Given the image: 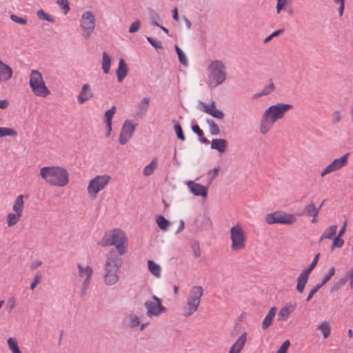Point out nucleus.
Segmentation results:
<instances>
[{"instance_id": "f257e3e1", "label": "nucleus", "mask_w": 353, "mask_h": 353, "mask_svg": "<svg viewBox=\"0 0 353 353\" xmlns=\"http://www.w3.org/2000/svg\"><path fill=\"white\" fill-rule=\"evenodd\" d=\"M292 108V105L283 103L270 105L265 110L261 117L259 124L260 132L262 134H268L276 121L281 119L285 114Z\"/></svg>"}, {"instance_id": "f03ea898", "label": "nucleus", "mask_w": 353, "mask_h": 353, "mask_svg": "<svg viewBox=\"0 0 353 353\" xmlns=\"http://www.w3.org/2000/svg\"><path fill=\"white\" fill-rule=\"evenodd\" d=\"M41 178L53 186L63 187L68 183L69 174L68 171L59 166H46L40 170Z\"/></svg>"}, {"instance_id": "7ed1b4c3", "label": "nucleus", "mask_w": 353, "mask_h": 353, "mask_svg": "<svg viewBox=\"0 0 353 353\" xmlns=\"http://www.w3.org/2000/svg\"><path fill=\"white\" fill-rule=\"evenodd\" d=\"M100 244L103 247L115 246L117 252L121 255L127 252L128 239L125 233L120 229L105 232Z\"/></svg>"}, {"instance_id": "20e7f679", "label": "nucleus", "mask_w": 353, "mask_h": 353, "mask_svg": "<svg viewBox=\"0 0 353 353\" xmlns=\"http://www.w3.org/2000/svg\"><path fill=\"white\" fill-rule=\"evenodd\" d=\"M209 85L216 87L224 83L227 78V68L220 60L212 61L208 67Z\"/></svg>"}, {"instance_id": "39448f33", "label": "nucleus", "mask_w": 353, "mask_h": 353, "mask_svg": "<svg viewBox=\"0 0 353 353\" xmlns=\"http://www.w3.org/2000/svg\"><path fill=\"white\" fill-rule=\"evenodd\" d=\"M203 294V289L201 286L195 285L191 288L186 305L183 309L184 316H190L198 310Z\"/></svg>"}, {"instance_id": "423d86ee", "label": "nucleus", "mask_w": 353, "mask_h": 353, "mask_svg": "<svg viewBox=\"0 0 353 353\" xmlns=\"http://www.w3.org/2000/svg\"><path fill=\"white\" fill-rule=\"evenodd\" d=\"M30 87L35 96L46 97L50 94L43 79L41 73L37 70H32L30 75Z\"/></svg>"}, {"instance_id": "0eeeda50", "label": "nucleus", "mask_w": 353, "mask_h": 353, "mask_svg": "<svg viewBox=\"0 0 353 353\" xmlns=\"http://www.w3.org/2000/svg\"><path fill=\"white\" fill-rule=\"evenodd\" d=\"M231 249L232 251H239L245 248L246 235L241 225L238 223L230 228Z\"/></svg>"}, {"instance_id": "6e6552de", "label": "nucleus", "mask_w": 353, "mask_h": 353, "mask_svg": "<svg viewBox=\"0 0 353 353\" xmlns=\"http://www.w3.org/2000/svg\"><path fill=\"white\" fill-rule=\"evenodd\" d=\"M111 180L108 174L97 175L92 179L88 183L87 191L90 196L95 198L97 194L105 189Z\"/></svg>"}, {"instance_id": "1a4fd4ad", "label": "nucleus", "mask_w": 353, "mask_h": 353, "mask_svg": "<svg viewBox=\"0 0 353 353\" xmlns=\"http://www.w3.org/2000/svg\"><path fill=\"white\" fill-rule=\"evenodd\" d=\"M95 17L90 10L84 12L80 19V27L83 31L82 36L89 39L95 29Z\"/></svg>"}, {"instance_id": "9d476101", "label": "nucleus", "mask_w": 353, "mask_h": 353, "mask_svg": "<svg viewBox=\"0 0 353 353\" xmlns=\"http://www.w3.org/2000/svg\"><path fill=\"white\" fill-rule=\"evenodd\" d=\"M296 221V219L294 214L282 211L274 212L265 216V222L270 225L274 223L291 225L295 223Z\"/></svg>"}, {"instance_id": "9b49d317", "label": "nucleus", "mask_w": 353, "mask_h": 353, "mask_svg": "<svg viewBox=\"0 0 353 353\" xmlns=\"http://www.w3.org/2000/svg\"><path fill=\"white\" fill-rule=\"evenodd\" d=\"M152 299V300H148L144 303L146 314L149 318L159 316L162 313L166 312L167 309L162 305L161 299L155 295H153Z\"/></svg>"}, {"instance_id": "f8f14e48", "label": "nucleus", "mask_w": 353, "mask_h": 353, "mask_svg": "<svg viewBox=\"0 0 353 353\" xmlns=\"http://www.w3.org/2000/svg\"><path fill=\"white\" fill-rule=\"evenodd\" d=\"M121 256L115 250H111L106 255L103 269L120 271L123 264Z\"/></svg>"}, {"instance_id": "ddd939ff", "label": "nucleus", "mask_w": 353, "mask_h": 353, "mask_svg": "<svg viewBox=\"0 0 353 353\" xmlns=\"http://www.w3.org/2000/svg\"><path fill=\"white\" fill-rule=\"evenodd\" d=\"M136 126L130 120H125L123 124L119 134V142L121 145H125L132 138Z\"/></svg>"}, {"instance_id": "4468645a", "label": "nucleus", "mask_w": 353, "mask_h": 353, "mask_svg": "<svg viewBox=\"0 0 353 353\" xmlns=\"http://www.w3.org/2000/svg\"><path fill=\"white\" fill-rule=\"evenodd\" d=\"M350 153H346L339 159H334L331 163L327 165L321 172V176H325V175L335 172L341 168L344 167L347 162Z\"/></svg>"}, {"instance_id": "2eb2a0df", "label": "nucleus", "mask_w": 353, "mask_h": 353, "mask_svg": "<svg viewBox=\"0 0 353 353\" xmlns=\"http://www.w3.org/2000/svg\"><path fill=\"white\" fill-rule=\"evenodd\" d=\"M77 268L79 270V275L81 278H85L82 285V294H85L90 283V279L93 273L92 269L90 266L87 265L83 267L81 264H77Z\"/></svg>"}, {"instance_id": "dca6fc26", "label": "nucleus", "mask_w": 353, "mask_h": 353, "mask_svg": "<svg viewBox=\"0 0 353 353\" xmlns=\"http://www.w3.org/2000/svg\"><path fill=\"white\" fill-rule=\"evenodd\" d=\"M187 185L189 188L190 192L195 196H201L206 197L208 195V188L204 185L195 183L192 181L187 182Z\"/></svg>"}, {"instance_id": "f3484780", "label": "nucleus", "mask_w": 353, "mask_h": 353, "mask_svg": "<svg viewBox=\"0 0 353 353\" xmlns=\"http://www.w3.org/2000/svg\"><path fill=\"white\" fill-rule=\"evenodd\" d=\"M296 303H288L282 307L278 314V321H285L288 320L290 314L295 310Z\"/></svg>"}, {"instance_id": "a211bd4d", "label": "nucleus", "mask_w": 353, "mask_h": 353, "mask_svg": "<svg viewBox=\"0 0 353 353\" xmlns=\"http://www.w3.org/2000/svg\"><path fill=\"white\" fill-rule=\"evenodd\" d=\"M104 270L103 280L107 285H115L119 280V271L112 270Z\"/></svg>"}, {"instance_id": "6ab92c4d", "label": "nucleus", "mask_w": 353, "mask_h": 353, "mask_svg": "<svg viewBox=\"0 0 353 353\" xmlns=\"http://www.w3.org/2000/svg\"><path fill=\"white\" fill-rule=\"evenodd\" d=\"M12 69L0 60V83L8 81L12 77Z\"/></svg>"}, {"instance_id": "aec40b11", "label": "nucleus", "mask_w": 353, "mask_h": 353, "mask_svg": "<svg viewBox=\"0 0 353 353\" xmlns=\"http://www.w3.org/2000/svg\"><path fill=\"white\" fill-rule=\"evenodd\" d=\"M247 332H243L230 349L229 353H240L247 341Z\"/></svg>"}, {"instance_id": "412c9836", "label": "nucleus", "mask_w": 353, "mask_h": 353, "mask_svg": "<svg viewBox=\"0 0 353 353\" xmlns=\"http://www.w3.org/2000/svg\"><path fill=\"white\" fill-rule=\"evenodd\" d=\"M247 332H243L230 349L229 353H240L247 341Z\"/></svg>"}, {"instance_id": "4be33fe9", "label": "nucleus", "mask_w": 353, "mask_h": 353, "mask_svg": "<svg viewBox=\"0 0 353 353\" xmlns=\"http://www.w3.org/2000/svg\"><path fill=\"white\" fill-rule=\"evenodd\" d=\"M92 97L93 94L91 91L90 85L88 83L83 84L79 94L77 96L78 103L79 104H83L86 101L92 99Z\"/></svg>"}, {"instance_id": "5701e85b", "label": "nucleus", "mask_w": 353, "mask_h": 353, "mask_svg": "<svg viewBox=\"0 0 353 353\" xmlns=\"http://www.w3.org/2000/svg\"><path fill=\"white\" fill-rule=\"evenodd\" d=\"M128 73V68L123 59H120L119 61V65L116 70V74L117 80L119 83H121Z\"/></svg>"}, {"instance_id": "b1692460", "label": "nucleus", "mask_w": 353, "mask_h": 353, "mask_svg": "<svg viewBox=\"0 0 353 353\" xmlns=\"http://www.w3.org/2000/svg\"><path fill=\"white\" fill-rule=\"evenodd\" d=\"M200 105L202 106V111L205 113L212 116L218 119H223L224 118L223 112L218 109H212L211 108H208V105L203 103L200 102Z\"/></svg>"}, {"instance_id": "393cba45", "label": "nucleus", "mask_w": 353, "mask_h": 353, "mask_svg": "<svg viewBox=\"0 0 353 353\" xmlns=\"http://www.w3.org/2000/svg\"><path fill=\"white\" fill-rule=\"evenodd\" d=\"M276 312V307H272L270 309L268 313L265 316V319H263L262 324H261V328L263 330H267L272 324L274 320V318L275 317Z\"/></svg>"}, {"instance_id": "a878e982", "label": "nucleus", "mask_w": 353, "mask_h": 353, "mask_svg": "<svg viewBox=\"0 0 353 353\" xmlns=\"http://www.w3.org/2000/svg\"><path fill=\"white\" fill-rule=\"evenodd\" d=\"M304 212L308 216H312V219L311 221L312 223L316 222V217L319 214V208H316L312 201L305 205Z\"/></svg>"}, {"instance_id": "bb28decb", "label": "nucleus", "mask_w": 353, "mask_h": 353, "mask_svg": "<svg viewBox=\"0 0 353 353\" xmlns=\"http://www.w3.org/2000/svg\"><path fill=\"white\" fill-rule=\"evenodd\" d=\"M228 145L227 140L224 139H214L211 142V148L216 150L220 153L225 152Z\"/></svg>"}, {"instance_id": "cd10ccee", "label": "nucleus", "mask_w": 353, "mask_h": 353, "mask_svg": "<svg viewBox=\"0 0 353 353\" xmlns=\"http://www.w3.org/2000/svg\"><path fill=\"white\" fill-rule=\"evenodd\" d=\"M309 275V274L302 271L297 279L296 290L301 294L304 291V288L307 282Z\"/></svg>"}, {"instance_id": "c85d7f7f", "label": "nucleus", "mask_w": 353, "mask_h": 353, "mask_svg": "<svg viewBox=\"0 0 353 353\" xmlns=\"http://www.w3.org/2000/svg\"><path fill=\"white\" fill-rule=\"evenodd\" d=\"M337 228L336 225H332L325 229L319 239V242H321L324 239H332L336 235Z\"/></svg>"}, {"instance_id": "c756f323", "label": "nucleus", "mask_w": 353, "mask_h": 353, "mask_svg": "<svg viewBox=\"0 0 353 353\" xmlns=\"http://www.w3.org/2000/svg\"><path fill=\"white\" fill-rule=\"evenodd\" d=\"M147 263L148 270L150 273L157 278H160L161 275V266L152 260H148Z\"/></svg>"}, {"instance_id": "7c9ffc66", "label": "nucleus", "mask_w": 353, "mask_h": 353, "mask_svg": "<svg viewBox=\"0 0 353 353\" xmlns=\"http://www.w3.org/2000/svg\"><path fill=\"white\" fill-rule=\"evenodd\" d=\"M157 166L158 160L157 158L154 157L152 159L151 162L143 168V175L145 176H150L157 170Z\"/></svg>"}, {"instance_id": "2f4dec72", "label": "nucleus", "mask_w": 353, "mask_h": 353, "mask_svg": "<svg viewBox=\"0 0 353 353\" xmlns=\"http://www.w3.org/2000/svg\"><path fill=\"white\" fill-rule=\"evenodd\" d=\"M102 55L103 72H104V74H108L110 70L111 57L106 52H103Z\"/></svg>"}, {"instance_id": "473e14b6", "label": "nucleus", "mask_w": 353, "mask_h": 353, "mask_svg": "<svg viewBox=\"0 0 353 353\" xmlns=\"http://www.w3.org/2000/svg\"><path fill=\"white\" fill-rule=\"evenodd\" d=\"M150 99L148 97H144L139 104L137 114L143 115L146 113L149 106Z\"/></svg>"}, {"instance_id": "72a5a7b5", "label": "nucleus", "mask_w": 353, "mask_h": 353, "mask_svg": "<svg viewBox=\"0 0 353 353\" xmlns=\"http://www.w3.org/2000/svg\"><path fill=\"white\" fill-rule=\"evenodd\" d=\"M117 108L115 106H112L110 110L105 112V123L107 128L112 130V119L115 114Z\"/></svg>"}, {"instance_id": "f704fd0d", "label": "nucleus", "mask_w": 353, "mask_h": 353, "mask_svg": "<svg viewBox=\"0 0 353 353\" xmlns=\"http://www.w3.org/2000/svg\"><path fill=\"white\" fill-rule=\"evenodd\" d=\"M156 222L159 226V228L163 230L166 231L170 225V223L168 220H167L164 216L161 215H159L156 218Z\"/></svg>"}, {"instance_id": "c9c22d12", "label": "nucleus", "mask_w": 353, "mask_h": 353, "mask_svg": "<svg viewBox=\"0 0 353 353\" xmlns=\"http://www.w3.org/2000/svg\"><path fill=\"white\" fill-rule=\"evenodd\" d=\"M23 195H19L17 197L15 202L14 203L13 210L15 212L21 214V212L23 210Z\"/></svg>"}, {"instance_id": "e433bc0d", "label": "nucleus", "mask_w": 353, "mask_h": 353, "mask_svg": "<svg viewBox=\"0 0 353 353\" xmlns=\"http://www.w3.org/2000/svg\"><path fill=\"white\" fill-rule=\"evenodd\" d=\"M207 123L209 125L210 133L212 135H218L220 133L219 125L211 119H207Z\"/></svg>"}, {"instance_id": "4c0bfd02", "label": "nucleus", "mask_w": 353, "mask_h": 353, "mask_svg": "<svg viewBox=\"0 0 353 353\" xmlns=\"http://www.w3.org/2000/svg\"><path fill=\"white\" fill-rule=\"evenodd\" d=\"M318 330H319L322 332L323 337L325 339L327 338L331 332L330 324L326 321H324L319 324L318 325Z\"/></svg>"}, {"instance_id": "58836bf2", "label": "nucleus", "mask_w": 353, "mask_h": 353, "mask_svg": "<svg viewBox=\"0 0 353 353\" xmlns=\"http://www.w3.org/2000/svg\"><path fill=\"white\" fill-rule=\"evenodd\" d=\"M21 214L19 213H10L7 216V223L9 227H12L17 223L19 221Z\"/></svg>"}, {"instance_id": "ea45409f", "label": "nucleus", "mask_w": 353, "mask_h": 353, "mask_svg": "<svg viewBox=\"0 0 353 353\" xmlns=\"http://www.w3.org/2000/svg\"><path fill=\"white\" fill-rule=\"evenodd\" d=\"M175 50L178 55L179 61V62L187 66L188 65V59L185 54V53L183 52V50L178 46H175Z\"/></svg>"}, {"instance_id": "a19ab883", "label": "nucleus", "mask_w": 353, "mask_h": 353, "mask_svg": "<svg viewBox=\"0 0 353 353\" xmlns=\"http://www.w3.org/2000/svg\"><path fill=\"white\" fill-rule=\"evenodd\" d=\"M140 323H141L140 319L137 315H136L134 314H130L128 316V325L130 327H131V328L136 327L138 325H139Z\"/></svg>"}, {"instance_id": "79ce46f5", "label": "nucleus", "mask_w": 353, "mask_h": 353, "mask_svg": "<svg viewBox=\"0 0 353 353\" xmlns=\"http://www.w3.org/2000/svg\"><path fill=\"white\" fill-rule=\"evenodd\" d=\"M17 132L12 128L0 127V138L5 136L16 137Z\"/></svg>"}, {"instance_id": "37998d69", "label": "nucleus", "mask_w": 353, "mask_h": 353, "mask_svg": "<svg viewBox=\"0 0 353 353\" xmlns=\"http://www.w3.org/2000/svg\"><path fill=\"white\" fill-rule=\"evenodd\" d=\"M148 12L152 25L155 26H160L159 23H158V21H160V17L159 14L152 8L148 10Z\"/></svg>"}, {"instance_id": "c03bdc74", "label": "nucleus", "mask_w": 353, "mask_h": 353, "mask_svg": "<svg viewBox=\"0 0 353 353\" xmlns=\"http://www.w3.org/2000/svg\"><path fill=\"white\" fill-rule=\"evenodd\" d=\"M37 16L39 19L46 20L50 23L54 22V19L46 13L43 10L41 9L37 12Z\"/></svg>"}, {"instance_id": "a18cd8bd", "label": "nucleus", "mask_w": 353, "mask_h": 353, "mask_svg": "<svg viewBox=\"0 0 353 353\" xmlns=\"http://www.w3.org/2000/svg\"><path fill=\"white\" fill-rule=\"evenodd\" d=\"M335 274V268L334 267H331L327 273L324 276L323 278L321 283H319V285L321 287H323L326 283H327L330 279Z\"/></svg>"}, {"instance_id": "49530a36", "label": "nucleus", "mask_w": 353, "mask_h": 353, "mask_svg": "<svg viewBox=\"0 0 353 353\" xmlns=\"http://www.w3.org/2000/svg\"><path fill=\"white\" fill-rule=\"evenodd\" d=\"M173 122L174 123V130H175V132L176 134L178 139H179L181 141H184L185 138L183 134L181 126L176 121H173Z\"/></svg>"}, {"instance_id": "de8ad7c7", "label": "nucleus", "mask_w": 353, "mask_h": 353, "mask_svg": "<svg viewBox=\"0 0 353 353\" xmlns=\"http://www.w3.org/2000/svg\"><path fill=\"white\" fill-rule=\"evenodd\" d=\"M10 18L13 22L19 23L20 25L24 26L28 23V20L26 17H21L14 14H10Z\"/></svg>"}, {"instance_id": "09e8293b", "label": "nucleus", "mask_w": 353, "mask_h": 353, "mask_svg": "<svg viewBox=\"0 0 353 353\" xmlns=\"http://www.w3.org/2000/svg\"><path fill=\"white\" fill-rule=\"evenodd\" d=\"M274 84L272 82V80H270L268 83V84L263 87V88L261 90L262 94L268 95L271 94L274 90Z\"/></svg>"}, {"instance_id": "8fccbe9b", "label": "nucleus", "mask_w": 353, "mask_h": 353, "mask_svg": "<svg viewBox=\"0 0 353 353\" xmlns=\"http://www.w3.org/2000/svg\"><path fill=\"white\" fill-rule=\"evenodd\" d=\"M57 4L63 10L65 14H66L70 10L68 0H57Z\"/></svg>"}, {"instance_id": "3c124183", "label": "nucleus", "mask_w": 353, "mask_h": 353, "mask_svg": "<svg viewBox=\"0 0 353 353\" xmlns=\"http://www.w3.org/2000/svg\"><path fill=\"white\" fill-rule=\"evenodd\" d=\"M333 242L332 245V250H333L335 248H341L344 245V241L341 239V237L336 236L333 238Z\"/></svg>"}, {"instance_id": "603ef678", "label": "nucleus", "mask_w": 353, "mask_h": 353, "mask_svg": "<svg viewBox=\"0 0 353 353\" xmlns=\"http://www.w3.org/2000/svg\"><path fill=\"white\" fill-rule=\"evenodd\" d=\"M320 254H317L315 257L314 258L311 264L305 269H304L303 271L305 272L307 274H310V272L313 270V269L316 267L319 258Z\"/></svg>"}, {"instance_id": "864d4df0", "label": "nucleus", "mask_w": 353, "mask_h": 353, "mask_svg": "<svg viewBox=\"0 0 353 353\" xmlns=\"http://www.w3.org/2000/svg\"><path fill=\"white\" fill-rule=\"evenodd\" d=\"M219 168H215L208 172V184H210L213 180L217 176Z\"/></svg>"}, {"instance_id": "5fc2aeb1", "label": "nucleus", "mask_w": 353, "mask_h": 353, "mask_svg": "<svg viewBox=\"0 0 353 353\" xmlns=\"http://www.w3.org/2000/svg\"><path fill=\"white\" fill-rule=\"evenodd\" d=\"M8 345L11 351H13L18 348L17 341L14 338H9L7 341Z\"/></svg>"}, {"instance_id": "6e6d98bb", "label": "nucleus", "mask_w": 353, "mask_h": 353, "mask_svg": "<svg viewBox=\"0 0 353 353\" xmlns=\"http://www.w3.org/2000/svg\"><path fill=\"white\" fill-rule=\"evenodd\" d=\"M141 26V23L139 20H137L131 23L130 28H129V32L130 33H134L137 32Z\"/></svg>"}, {"instance_id": "4d7b16f0", "label": "nucleus", "mask_w": 353, "mask_h": 353, "mask_svg": "<svg viewBox=\"0 0 353 353\" xmlns=\"http://www.w3.org/2000/svg\"><path fill=\"white\" fill-rule=\"evenodd\" d=\"M289 1L290 0H277L276 12L279 14L281 10L285 7V5L288 4Z\"/></svg>"}, {"instance_id": "13d9d810", "label": "nucleus", "mask_w": 353, "mask_h": 353, "mask_svg": "<svg viewBox=\"0 0 353 353\" xmlns=\"http://www.w3.org/2000/svg\"><path fill=\"white\" fill-rule=\"evenodd\" d=\"M147 40L155 48H163L161 41L154 40V39L150 37H147Z\"/></svg>"}, {"instance_id": "bf43d9fd", "label": "nucleus", "mask_w": 353, "mask_h": 353, "mask_svg": "<svg viewBox=\"0 0 353 353\" xmlns=\"http://www.w3.org/2000/svg\"><path fill=\"white\" fill-rule=\"evenodd\" d=\"M290 345V342L288 340L285 341L281 346L279 347V350L277 351L279 353H286L288 349L289 348Z\"/></svg>"}, {"instance_id": "052dcab7", "label": "nucleus", "mask_w": 353, "mask_h": 353, "mask_svg": "<svg viewBox=\"0 0 353 353\" xmlns=\"http://www.w3.org/2000/svg\"><path fill=\"white\" fill-rule=\"evenodd\" d=\"M41 281V275L39 274H37L34 278L33 281L30 284V290H33L36 288V286L40 283Z\"/></svg>"}, {"instance_id": "680f3d73", "label": "nucleus", "mask_w": 353, "mask_h": 353, "mask_svg": "<svg viewBox=\"0 0 353 353\" xmlns=\"http://www.w3.org/2000/svg\"><path fill=\"white\" fill-rule=\"evenodd\" d=\"M335 3L339 4V13L340 16H342L343 14V10L345 8V0H333Z\"/></svg>"}, {"instance_id": "e2e57ef3", "label": "nucleus", "mask_w": 353, "mask_h": 353, "mask_svg": "<svg viewBox=\"0 0 353 353\" xmlns=\"http://www.w3.org/2000/svg\"><path fill=\"white\" fill-rule=\"evenodd\" d=\"M321 288V286H320L319 284H317L311 291L309 293L307 299H306V301H310L312 298L313 297V296L314 295V294Z\"/></svg>"}, {"instance_id": "0e129e2a", "label": "nucleus", "mask_w": 353, "mask_h": 353, "mask_svg": "<svg viewBox=\"0 0 353 353\" xmlns=\"http://www.w3.org/2000/svg\"><path fill=\"white\" fill-rule=\"evenodd\" d=\"M192 130L199 137H201L203 135V130L199 128V126L198 125H192Z\"/></svg>"}, {"instance_id": "69168bd1", "label": "nucleus", "mask_w": 353, "mask_h": 353, "mask_svg": "<svg viewBox=\"0 0 353 353\" xmlns=\"http://www.w3.org/2000/svg\"><path fill=\"white\" fill-rule=\"evenodd\" d=\"M192 251L196 257H199L201 254V250L199 245L198 244L193 245L192 246Z\"/></svg>"}, {"instance_id": "338daca9", "label": "nucleus", "mask_w": 353, "mask_h": 353, "mask_svg": "<svg viewBox=\"0 0 353 353\" xmlns=\"http://www.w3.org/2000/svg\"><path fill=\"white\" fill-rule=\"evenodd\" d=\"M341 120V115L339 111H335L333 113V123H337Z\"/></svg>"}, {"instance_id": "774afa93", "label": "nucleus", "mask_w": 353, "mask_h": 353, "mask_svg": "<svg viewBox=\"0 0 353 353\" xmlns=\"http://www.w3.org/2000/svg\"><path fill=\"white\" fill-rule=\"evenodd\" d=\"M346 274L347 275V278L350 280V286L352 289H353V271L347 272Z\"/></svg>"}]
</instances>
